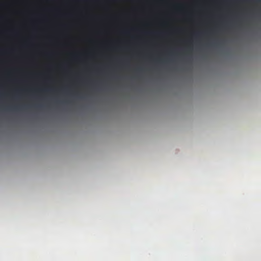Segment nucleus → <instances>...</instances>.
<instances>
[{"mask_svg":"<svg viewBox=\"0 0 261 261\" xmlns=\"http://www.w3.org/2000/svg\"><path fill=\"white\" fill-rule=\"evenodd\" d=\"M8 109L9 110L18 111V110H19L20 108L19 107H11L8 108Z\"/></svg>","mask_w":261,"mask_h":261,"instance_id":"nucleus-1","label":"nucleus"}]
</instances>
